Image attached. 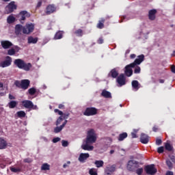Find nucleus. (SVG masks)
I'll list each match as a JSON object with an SVG mask.
<instances>
[{
    "label": "nucleus",
    "mask_w": 175,
    "mask_h": 175,
    "mask_svg": "<svg viewBox=\"0 0 175 175\" xmlns=\"http://www.w3.org/2000/svg\"><path fill=\"white\" fill-rule=\"evenodd\" d=\"M14 64L18 68V69H23L26 72L30 70L31 68H32V64L31 63H25L24 60L21 59H16L14 61Z\"/></svg>",
    "instance_id": "1"
},
{
    "label": "nucleus",
    "mask_w": 175,
    "mask_h": 175,
    "mask_svg": "<svg viewBox=\"0 0 175 175\" xmlns=\"http://www.w3.org/2000/svg\"><path fill=\"white\" fill-rule=\"evenodd\" d=\"M140 165H142V163L139 161L130 160L127 163L126 169L129 172H135L137 169L140 167Z\"/></svg>",
    "instance_id": "2"
},
{
    "label": "nucleus",
    "mask_w": 175,
    "mask_h": 175,
    "mask_svg": "<svg viewBox=\"0 0 175 175\" xmlns=\"http://www.w3.org/2000/svg\"><path fill=\"white\" fill-rule=\"evenodd\" d=\"M96 142V134H95V131L94 129H90L88 131V135L85 139V143L88 144H94Z\"/></svg>",
    "instance_id": "3"
},
{
    "label": "nucleus",
    "mask_w": 175,
    "mask_h": 175,
    "mask_svg": "<svg viewBox=\"0 0 175 175\" xmlns=\"http://www.w3.org/2000/svg\"><path fill=\"white\" fill-rule=\"evenodd\" d=\"M21 104L25 109H28L29 110H38V105H33V103L29 100H24L21 102Z\"/></svg>",
    "instance_id": "4"
},
{
    "label": "nucleus",
    "mask_w": 175,
    "mask_h": 175,
    "mask_svg": "<svg viewBox=\"0 0 175 175\" xmlns=\"http://www.w3.org/2000/svg\"><path fill=\"white\" fill-rule=\"evenodd\" d=\"M144 170L146 174H149V175H154L156 174L157 172H158L157 168H155V165L154 164L148 165L145 166Z\"/></svg>",
    "instance_id": "5"
},
{
    "label": "nucleus",
    "mask_w": 175,
    "mask_h": 175,
    "mask_svg": "<svg viewBox=\"0 0 175 175\" xmlns=\"http://www.w3.org/2000/svg\"><path fill=\"white\" fill-rule=\"evenodd\" d=\"M35 29V25L33 23H27L25 27H23V32L26 35H29L31 32H33Z\"/></svg>",
    "instance_id": "6"
},
{
    "label": "nucleus",
    "mask_w": 175,
    "mask_h": 175,
    "mask_svg": "<svg viewBox=\"0 0 175 175\" xmlns=\"http://www.w3.org/2000/svg\"><path fill=\"white\" fill-rule=\"evenodd\" d=\"M96 114H98V109L92 107L86 108L83 112V116H86L87 117L96 116Z\"/></svg>",
    "instance_id": "7"
},
{
    "label": "nucleus",
    "mask_w": 175,
    "mask_h": 175,
    "mask_svg": "<svg viewBox=\"0 0 175 175\" xmlns=\"http://www.w3.org/2000/svg\"><path fill=\"white\" fill-rule=\"evenodd\" d=\"M17 9V5H16V2L11 1L8 5L5 7V13L7 14H10V13H13L14 10Z\"/></svg>",
    "instance_id": "8"
},
{
    "label": "nucleus",
    "mask_w": 175,
    "mask_h": 175,
    "mask_svg": "<svg viewBox=\"0 0 175 175\" xmlns=\"http://www.w3.org/2000/svg\"><path fill=\"white\" fill-rule=\"evenodd\" d=\"M12 65V57L10 56H6L5 60L0 63V66L1 68H8Z\"/></svg>",
    "instance_id": "9"
},
{
    "label": "nucleus",
    "mask_w": 175,
    "mask_h": 175,
    "mask_svg": "<svg viewBox=\"0 0 175 175\" xmlns=\"http://www.w3.org/2000/svg\"><path fill=\"white\" fill-rule=\"evenodd\" d=\"M57 8L54 4H49L46 8L45 13L46 16H49V14H53V13H54V12H55Z\"/></svg>",
    "instance_id": "10"
},
{
    "label": "nucleus",
    "mask_w": 175,
    "mask_h": 175,
    "mask_svg": "<svg viewBox=\"0 0 175 175\" xmlns=\"http://www.w3.org/2000/svg\"><path fill=\"white\" fill-rule=\"evenodd\" d=\"M132 68H135V66H132V64H130L125 66L124 73L127 77H131L133 75V70Z\"/></svg>",
    "instance_id": "11"
},
{
    "label": "nucleus",
    "mask_w": 175,
    "mask_h": 175,
    "mask_svg": "<svg viewBox=\"0 0 175 175\" xmlns=\"http://www.w3.org/2000/svg\"><path fill=\"white\" fill-rule=\"evenodd\" d=\"M126 78H125V75H124V74H120L116 79L120 87H122V85H125V84H126Z\"/></svg>",
    "instance_id": "12"
},
{
    "label": "nucleus",
    "mask_w": 175,
    "mask_h": 175,
    "mask_svg": "<svg viewBox=\"0 0 175 175\" xmlns=\"http://www.w3.org/2000/svg\"><path fill=\"white\" fill-rule=\"evenodd\" d=\"M144 61V55H140L137 56V58L135 59L134 62L131 63V66H136L140 65L142 62Z\"/></svg>",
    "instance_id": "13"
},
{
    "label": "nucleus",
    "mask_w": 175,
    "mask_h": 175,
    "mask_svg": "<svg viewBox=\"0 0 175 175\" xmlns=\"http://www.w3.org/2000/svg\"><path fill=\"white\" fill-rule=\"evenodd\" d=\"M116 172V165H107L105 170V173L107 175H111L112 173H114Z\"/></svg>",
    "instance_id": "14"
},
{
    "label": "nucleus",
    "mask_w": 175,
    "mask_h": 175,
    "mask_svg": "<svg viewBox=\"0 0 175 175\" xmlns=\"http://www.w3.org/2000/svg\"><path fill=\"white\" fill-rule=\"evenodd\" d=\"M29 84H31V81L29 79L21 80V89L24 90H28Z\"/></svg>",
    "instance_id": "15"
},
{
    "label": "nucleus",
    "mask_w": 175,
    "mask_h": 175,
    "mask_svg": "<svg viewBox=\"0 0 175 175\" xmlns=\"http://www.w3.org/2000/svg\"><path fill=\"white\" fill-rule=\"evenodd\" d=\"M88 158H90L89 153H81L78 158V161L81 163H84Z\"/></svg>",
    "instance_id": "16"
},
{
    "label": "nucleus",
    "mask_w": 175,
    "mask_h": 175,
    "mask_svg": "<svg viewBox=\"0 0 175 175\" xmlns=\"http://www.w3.org/2000/svg\"><path fill=\"white\" fill-rule=\"evenodd\" d=\"M1 44L3 47V49H4L5 50H6L8 49H10V47H12V46H13V43H12V42H10V41H8V40L1 41Z\"/></svg>",
    "instance_id": "17"
},
{
    "label": "nucleus",
    "mask_w": 175,
    "mask_h": 175,
    "mask_svg": "<svg viewBox=\"0 0 175 175\" xmlns=\"http://www.w3.org/2000/svg\"><path fill=\"white\" fill-rule=\"evenodd\" d=\"M140 142H141V143H142V144H148V142H150L148 135L142 133L141 134V137H140Z\"/></svg>",
    "instance_id": "18"
},
{
    "label": "nucleus",
    "mask_w": 175,
    "mask_h": 175,
    "mask_svg": "<svg viewBox=\"0 0 175 175\" xmlns=\"http://www.w3.org/2000/svg\"><path fill=\"white\" fill-rule=\"evenodd\" d=\"M18 17H20V20L21 21L25 20V18L27 17H31V14L28 13V12L27 11H21L19 14H18Z\"/></svg>",
    "instance_id": "19"
},
{
    "label": "nucleus",
    "mask_w": 175,
    "mask_h": 175,
    "mask_svg": "<svg viewBox=\"0 0 175 175\" xmlns=\"http://www.w3.org/2000/svg\"><path fill=\"white\" fill-rule=\"evenodd\" d=\"M66 124H68V121L66 120H64V122H63V124L60 126H56L54 129V133H59V132H61V131H62V129H64V128H65V125H66Z\"/></svg>",
    "instance_id": "20"
},
{
    "label": "nucleus",
    "mask_w": 175,
    "mask_h": 175,
    "mask_svg": "<svg viewBox=\"0 0 175 175\" xmlns=\"http://www.w3.org/2000/svg\"><path fill=\"white\" fill-rule=\"evenodd\" d=\"M157 14V10L153 9V10H150L148 12V18L149 20H150L151 21H154V20H155V15Z\"/></svg>",
    "instance_id": "21"
},
{
    "label": "nucleus",
    "mask_w": 175,
    "mask_h": 175,
    "mask_svg": "<svg viewBox=\"0 0 175 175\" xmlns=\"http://www.w3.org/2000/svg\"><path fill=\"white\" fill-rule=\"evenodd\" d=\"M91 144H88L85 142V144H83L81 146L82 150H84L85 151H92L94 150V146L90 145Z\"/></svg>",
    "instance_id": "22"
},
{
    "label": "nucleus",
    "mask_w": 175,
    "mask_h": 175,
    "mask_svg": "<svg viewBox=\"0 0 175 175\" xmlns=\"http://www.w3.org/2000/svg\"><path fill=\"white\" fill-rule=\"evenodd\" d=\"M101 96L106 99H111V93L106 90H103L101 92Z\"/></svg>",
    "instance_id": "23"
},
{
    "label": "nucleus",
    "mask_w": 175,
    "mask_h": 175,
    "mask_svg": "<svg viewBox=\"0 0 175 175\" xmlns=\"http://www.w3.org/2000/svg\"><path fill=\"white\" fill-rule=\"evenodd\" d=\"M108 77H112L113 79H117V77H118V71H117L116 68L112 69L109 72Z\"/></svg>",
    "instance_id": "24"
},
{
    "label": "nucleus",
    "mask_w": 175,
    "mask_h": 175,
    "mask_svg": "<svg viewBox=\"0 0 175 175\" xmlns=\"http://www.w3.org/2000/svg\"><path fill=\"white\" fill-rule=\"evenodd\" d=\"M24 27L23 25L18 24L15 26V33L16 35H20L21 33V31H23Z\"/></svg>",
    "instance_id": "25"
},
{
    "label": "nucleus",
    "mask_w": 175,
    "mask_h": 175,
    "mask_svg": "<svg viewBox=\"0 0 175 175\" xmlns=\"http://www.w3.org/2000/svg\"><path fill=\"white\" fill-rule=\"evenodd\" d=\"M8 146V142L3 138H0V150H3L6 148V146Z\"/></svg>",
    "instance_id": "26"
},
{
    "label": "nucleus",
    "mask_w": 175,
    "mask_h": 175,
    "mask_svg": "<svg viewBox=\"0 0 175 175\" xmlns=\"http://www.w3.org/2000/svg\"><path fill=\"white\" fill-rule=\"evenodd\" d=\"M105 18H102L98 21V23L97 24V28H98V29H103V28H105Z\"/></svg>",
    "instance_id": "27"
},
{
    "label": "nucleus",
    "mask_w": 175,
    "mask_h": 175,
    "mask_svg": "<svg viewBox=\"0 0 175 175\" xmlns=\"http://www.w3.org/2000/svg\"><path fill=\"white\" fill-rule=\"evenodd\" d=\"M27 42L29 44H36L38 43V38H33L32 36H29L27 39Z\"/></svg>",
    "instance_id": "28"
},
{
    "label": "nucleus",
    "mask_w": 175,
    "mask_h": 175,
    "mask_svg": "<svg viewBox=\"0 0 175 175\" xmlns=\"http://www.w3.org/2000/svg\"><path fill=\"white\" fill-rule=\"evenodd\" d=\"M18 103L16 100H11L10 103H8V107L10 109H14V107H17V105Z\"/></svg>",
    "instance_id": "29"
},
{
    "label": "nucleus",
    "mask_w": 175,
    "mask_h": 175,
    "mask_svg": "<svg viewBox=\"0 0 175 175\" xmlns=\"http://www.w3.org/2000/svg\"><path fill=\"white\" fill-rule=\"evenodd\" d=\"M131 85L135 90H139V85H140V84L138 81L134 80L131 82Z\"/></svg>",
    "instance_id": "30"
},
{
    "label": "nucleus",
    "mask_w": 175,
    "mask_h": 175,
    "mask_svg": "<svg viewBox=\"0 0 175 175\" xmlns=\"http://www.w3.org/2000/svg\"><path fill=\"white\" fill-rule=\"evenodd\" d=\"M126 137H128V133H122L119 135L118 140H119V142H122V140L126 139Z\"/></svg>",
    "instance_id": "31"
},
{
    "label": "nucleus",
    "mask_w": 175,
    "mask_h": 175,
    "mask_svg": "<svg viewBox=\"0 0 175 175\" xmlns=\"http://www.w3.org/2000/svg\"><path fill=\"white\" fill-rule=\"evenodd\" d=\"M94 165H96V166L97 167H103V165H105V162H103V161L102 160H96L95 162H94Z\"/></svg>",
    "instance_id": "32"
},
{
    "label": "nucleus",
    "mask_w": 175,
    "mask_h": 175,
    "mask_svg": "<svg viewBox=\"0 0 175 175\" xmlns=\"http://www.w3.org/2000/svg\"><path fill=\"white\" fill-rule=\"evenodd\" d=\"M16 21V18L12 15L9 16L7 18V22L8 24H13Z\"/></svg>",
    "instance_id": "33"
},
{
    "label": "nucleus",
    "mask_w": 175,
    "mask_h": 175,
    "mask_svg": "<svg viewBox=\"0 0 175 175\" xmlns=\"http://www.w3.org/2000/svg\"><path fill=\"white\" fill-rule=\"evenodd\" d=\"M27 92L31 96H33V95L36 94V88H31L28 90Z\"/></svg>",
    "instance_id": "34"
},
{
    "label": "nucleus",
    "mask_w": 175,
    "mask_h": 175,
    "mask_svg": "<svg viewBox=\"0 0 175 175\" xmlns=\"http://www.w3.org/2000/svg\"><path fill=\"white\" fill-rule=\"evenodd\" d=\"M16 114L19 118H24V117L27 116V113H25V111H19L16 113Z\"/></svg>",
    "instance_id": "35"
},
{
    "label": "nucleus",
    "mask_w": 175,
    "mask_h": 175,
    "mask_svg": "<svg viewBox=\"0 0 175 175\" xmlns=\"http://www.w3.org/2000/svg\"><path fill=\"white\" fill-rule=\"evenodd\" d=\"M41 170H50V165L47 163L42 164L41 166Z\"/></svg>",
    "instance_id": "36"
},
{
    "label": "nucleus",
    "mask_w": 175,
    "mask_h": 175,
    "mask_svg": "<svg viewBox=\"0 0 175 175\" xmlns=\"http://www.w3.org/2000/svg\"><path fill=\"white\" fill-rule=\"evenodd\" d=\"M166 165L170 170H172V169H173V163L170 161V159H167L166 160Z\"/></svg>",
    "instance_id": "37"
},
{
    "label": "nucleus",
    "mask_w": 175,
    "mask_h": 175,
    "mask_svg": "<svg viewBox=\"0 0 175 175\" xmlns=\"http://www.w3.org/2000/svg\"><path fill=\"white\" fill-rule=\"evenodd\" d=\"M165 148L167 150V151H173V146H171L170 143H166L165 144Z\"/></svg>",
    "instance_id": "38"
},
{
    "label": "nucleus",
    "mask_w": 175,
    "mask_h": 175,
    "mask_svg": "<svg viewBox=\"0 0 175 175\" xmlns=\"http://www.w3.org/2000/svg\"><path fill=\"white\" fill-rule=\"evenodd\" d=\"M54 39L58 40V39H62V32L58 31L55 34Z\"/></svg>",
    "instance_id": "39"
},
{
    "label": "nucleus",
    "mask_w": 175,
    "mask_h": 175,
    "mask_svg": "<svg viewBox=\"0 0 175 175\" xmlns=\"http://www.w3.org/2000/svg\"><path fill=\"white\" fill-rule=\"evenodd\" d=\"M137 132H139L138 129H134L133 132L131 133V137L132 139H136L137 137Z\"/></svg>",
    "instance_id": "40"
},
{
    "label": "nucleus",
    "mask_w": 175,
    "mask_h": 175,
    "mask_svg": "<svg viewBox=\"0 0 175 175\" xmlns=\"http://www.w3.org/2000/svg\"><path fill=\"white\" fill-rule=\"evenodd\" d=\"M64 121V118L62 116H59L57 120H56L55 125L58 126Z\"/></svg>",
    "instance_id": "41"
},
{
    "label": "nucleus",
    "mask_w": 175,
    "mask_h": 175,
    "mask_svg": "<svg viewBox=\"0 0 175 175\" xmlns=\"http://www.w3.org/2000/svg\"><path fill=\"white\" fill-rule=\"evenodd\" d=\"M10 170L12 173H20L21 168L10 167Z\"/></svg>",
    "instance_id": "42"
},
{
    "label": "nucleus",
    "mask_w": 175,
    "mask_h": 175,
    "mask_svg": "<svg viewBox=\"0 0 175 175\" xmlns=\"http://www.w3.org/2000/svg\"><path fill=\"white\" fill-rule=\"evenodd\" d=\"M143 172H144L143 167L137 168V169L135 170V173H136V174H137V175H142V174H143Z\"/></svg>",
    "instance_id": "43"
},
{
    "label": "nucleus",
    "mask_w": 175,
    "mask_h": 175,
    "mask_svg": "<svg viewBox=\"0 0 175 175\" xmlns=\"http://www.w3.org/2000/svg\"><path fill=\"white\" fill-rule=\"evenodd\" d=\"M89 174H90V175H98V172H96L94 168H91L89 170Z\"/></svg>",
    "instance_id": "44"
},
{
    "label": "nucleus",
    "mask_w": 175,
    "mask_h": 175,
    "mask_svg": "<svg viewBox=\"0 0 175 175\" xmlns=\"http://www.w3.org/2000/svg\"><path fill=\"white\" fill-rule=\"evenodd\" d=\"M75 35L77 36H83V30L79 29L75 31Z\"/></svg>",
    "instance_id": "45"
},
{
    "label": "nucleus",
    "mask_w": 175,
    "mask_h": 175,
    "mask_svg": "<svg viewBox=\"0 0 175 175\" xmlns=\"http://www.w3.org/2000/svg\"><path fill=\"white\" fill-rule=\"evenodd\" d=\"M14 54H16V51L14 49L12 48L8 51V55H14Z\"/></svg>",
    "instance_id": "46"
},
{
    "label": "nucleus",
    "mask_w": 175,
    "mask_h": 175,
    "mask_svg": "<svg viewBox=\"0 0 175 175\" xmlns=\"http://www.w3.org/2000/svg\"><path fill=\"white\" fill-rule=\"evenodd\" d=\"M135 70H134V73H135L136 75L140 73L142 68H140V66H135Z\"/></svg>",
    "instance_id": "47"
},
{
    "label": "nucleus",
    "mask_w": 175,
    "mask_h": 175,
    "mask_svg": "<svg viewBox=\"0 0 175 175\" xmlns=\"http://www.w3.org/2000/svg\"><path fill=\"white\" fill-rule=\"evenodd\" d=\"M69 116H70V113H63L61 117H62L63 120H68V118H69Z\"/></svg>",
    "instance_id": "48"
},
{
    "label": "nucleus",
    "mask_w": 175,
    "mask_h": 175,
    "mask_svg": "<svg viewBox=\"0 0 175 175\" xmlns=\"http://www.w3.org/2000/svg\"><path fill=\"white\" fill-rule=\"evenodd\" d=\"M165 151V148L163 146H160L157 148V152L159 154H163V152Z\"/></svg>",
    "instance_id": "49"
},
{
    "label": "nucleus",
    "mask_w": 175,
    "mask_h": 175,
    "mask_svg": "<svg viewBox=\"0 0 175 175\" xmlns=\"http://www.w3.org/2000/svg\"><path fill=\"white\" fill-rule=\"evenodd\" d=\"M62 146L63 147H68L69 146V142H68V141H66V140H62Z\"/></svg>",
    "instance_id": "50"
},
{
    "label": "nucleus",
    "mask_w": 175,
    "mask_h": 175,
    "mask_svg": "<svg viewBox=\"0 0 175 175\" xmlns=\"http://www.w3.org/2000/svg\"><path fill=\"white\" fill-rule=\"evenodd\" d=\"M14 85H16V87H17L18 88H21V81L20 82V81H16L14 82Z\"/></svg>",
    "instance_id": "51"
},
{
    "label": "nucleus",
    "mask_w": 175,
    "mask_h": 175,
    "mask_svg": "<svg viewBox=\"0 0 175 175\" xmlns=\"http://www.w3.org/2000/svg\"><path fill=\"white\" fill-rule=\"evenodd\" d=\"M103 42H104L103 37H100V38L98 39V40H97V43H98V44H103Z\"/></svg>",
    "instance_id": "52"
},
{
    "label": "nucleus",
    "mask_w": 175,
    "mask_h": 175,
    "mask_svg": "<svg viewBox=\"0 0 175 175\" xmlns=\"http://www.w3.org/2000/svg\"><path fill=\"white\" fill-rule=\"evenodd\" d=\"M54 112L55 113H58L59 116H62V114H64V112H62V111H60L58 109H54Z\"/></svg>",
    "instance_id": "53"
},
{
    "label": "nucleus",
    "mask_w": 175,
    "mask_h": 175,
    "mask_svg": "<svg viewBox=\"0 0 175 175\" xmlns=\"http://www.w3.org/2000/svg\"><path fill=\"white\" fill-rule=\"evenodd\" d=\"M58 142H61V138L57 137L53 139V143H58Z\"/></svg>",
    "instance_id": "54"
},
{
    "label": "nucleus",
    "mask_w": 175,
    "mask_h": 175,
    "mask_svg": "<svg viewBox=\"0 0 175 175\" xmlns=\"http://www.w3.org/2000/svg\"><path fill=\"white\" fill-rule=\"evenodd\" d=\"M156 144L157 146H161L162 144V139L157 138L156 139Z\"/></svg>",
    "instance_id": "55"
},
{
    "label": "nucleus",
    "mask_w": 175,
    "mask_h": 175,
    "mask_svg": "<svg viewBox=\"0 0 175 175\" xmlns=\"http://www.w3.org/2000/svg\"><path fill=\"white\" fill-rule=\"evenodd\" d=\"M12 49H14V50L15 51V53H18V51H20V50H21L20 46H18L17 45L14 46V48H12Z\"/></svg>",
    "instance_id": "56"
},
{
    "label": "nucleus",
    "mask_w": 175,
    "mask_h": 175,
    "mask_svg": "<svg viewBox=\"0 0 175 175\" xmlns=\"http://www.w3.org/2000/svg\"><path fill=\"white\" fill-rule=\"evenodd\" d=\"M42 3H43V2L42 1V0H40L37 3L36 9H39V8L42 6Z\"/></svg>",
    "instance_id": "57"
},
{
    "label": "nucleus",
    "mask_w": 175,
    "mask_h": 175,
    "mask_svg": "<svg viewBox=\"0 0 175 175\" xmlns=\"http://www.w3.org/2000/svg\"><path fill=\"white\" fill-rule=\"evenodd\" d=\"M69 165H70V161H67L66 163H64L63 165L64 169H66V167H68L69 166Z\"/></svg>",
    "instance_id": "58"
},
{
    "label": "nucleus",
    "mask_w": 175,
    "mask_h": 175,
    "mask_svg": "<svg viewBox=\"0 0 175 175\" xmlns=\"http://www.w3.org/2000/svg\"><path fill=\"white\" fill-rule=\"evenodd\" d=\"M169 158H170V161H172V162H173V163H175V157L174 155L169 156Z\"/></svg>",
    "instance_id": "59"
},
{
    "label": "nucleus",
    "mask_w": 175,
    "mask_h": 175,
    "mask_svg": "<svg viewBox=\"0 0 175 175\" xmlns=\"http://www.w3.org/2000/svg\"><path fill=\"white\" fill-rule=\"evenodd\" d=\"M159 128L158 127V126H154L152 127V131L153 132H157V131H159Z\"/></svg>",
    "instance_id": "60"
},
{
    "label": "nucleus",
    "mask_w": 175,
    "mask_h": 175,
    "mask_svg": "<svg viewBox=\"0 0 175 175\" xmlns=\"http://www.w3.org/2000/svg\"><path fill=\"white\" fill-rule=\"evenodd\" d=\"M24 162L25 163H31V162H32V161H31V159H25Z\"/></svg>",
    "instance_id": "61"
},
{
    "label": "nucleus",
    "mask_w": 175,
    "mask_h": 175,
    "mask_svg": "<svg viewBox=\"0 0 175 175\" xmlns=\"http://www.w3.org/2000/svg\"><path fill=\"white\" fill-rule=\"evenodd\" d=\"M9 99L10 100H13V99H16V97H14L13 95L12 94H9Z\"/></svg>",
    "instance_id": "62"
},
{
    "label": "nucleus",
    "mask_w": 175,
    "mask_h": 175,
    "mask_svg": "<svg viewBox=\"0 0 175 175\" xmlns=\"http://www.w3.org/2000/svg\"><path fill=\"white\" fill-rule=\"evenodd\" d=\"M165 175H174V174L173 172L172 171H167Z\"/></svg>",
    "instance_id": "63"
},
{
    "label": "nucleus",
    "mask_w": 175,
    "mask_h": 175,
    "mask_svg": "<svg viewBox=\"0 0 175 175\" xmlns=\"http://www.w3.org/2000/svg\"><path fill=\"white\" fill-rule=\"evenodd\" d=\"M171 70H172V73H175V66H172Z\"/></svg>",
    "instance_id": "64"
}]
</instances>
